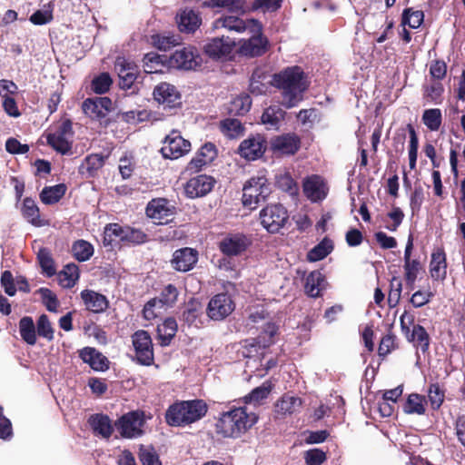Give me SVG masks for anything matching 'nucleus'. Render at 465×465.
I'll return each instance as SVG.
<instances>
[{
	"mask_svg": "<svg viewBox=\"0 0 465 465\" xmlns=\"http://www.w3.org/2000/svg\"><path fill=\"white\" fill-rule=\"evenodd\" d=\"M271 84L280 91L281 104L285 108H293L302 100L309 87V82L300 66H289L272 75Z\"/></svg>",
	"mask_w": 465,
	"mask_h": 465,
	"instance_id": "f257e3e1",
	"label": "nucleus"
},
{
	"mask_svg": "<svg viewBox=\"0 0 465 465\" xmlns=\"http://www.w3.org/2000/svg\"><path fill=\"white\" fill-rule=\"evenodd\" d=\"M258 420L256 413L248 407H239L222 414L216 423V432L224 438H238L250 430Z\"/></svg>",
	"mask_w": 465,
	"mask_h": 465,
	"instance_id": "f03ea898",
	"label": "nucleus"
},
{
	"mask_svg": "<svg viewBox=\"0 0 465 465\" xmlns=\"http://www.w3.org/2000/svg\"><path fill=\"white\" fill-rule=\"evenodd\" d=\"M207 412V405L202 400L184 401L171 405L165 414L171 426H185L202 419Z\"/></svg>",
	"mask_w": 465,
	"mask_h": 465,
	"instance_id": "7ed1b4c3",
	"label": "nucleus"
},
{
	"mask_svg": "<svg viewBox=\"0 0 465 465\" xmlns=\"http://www.w3.org/2000/svg\"><path fill=\"white\" fill-rule=\"evenodd\" d=\"M242 203L250 209H256L271 193L267 179L263 176L248 180L242 189Z\"/></svg>",
	"mask_w": 465,
	"mask_h": 465,
	"instance_id": "20e7f679",
	"label": "nucleus"
},
{
	"mask_svg": "<svg viewBox=\"0 0 465 465\" xmlns=\"http://www.w3.org/2000/svg\"><path fill=\"white\" fill-rule=\"evenodd\" d=\"M147 235L141 230L123 227L117 223L108 224L104 232V242L112 245L114 242H128L134 244L143 243Z\"/></svg>",
	"mask_w": 465,
	"mask_h": 465,
	"instance_id": "39448f33",
	"label": "nucleus"
},
{
	"mask_svg": "<svg viewBox=\"0 0 465 465\" xmlns=\"http://www.w3.org/2000/svg\"><path fill=\"white\" fill-rule=\"evenodd\" d=\"M213 28L215 30L224 29L230 33L244 34L247 30L258 32L260 23L254 19L244 20L234 15H222L213 21Z\"/></svg>",
	"mask_w": 465,
	"mask_h": 465,
	"instance_id": "423d86ee",
	"label": "nucleus"
},
{
	"mask_svg": "<svg viewBox=\"0 0 465 465\" xmlns=\"http://www.w3.org/2000/svg\"><path fill=\"white\" fill-rule=\"evenodd\" d=\"M261 223L269 232H278L289 219L286 208L282 204H271L260 213Z\"/></svg>",
	"mask_w": 465,
	"mask_h": 465,
	"instance_id": "0eeeda50",
	"label": "nucleus"
},
{
	"mask_svg": "<svg viewBox=\"0 0 465 465\" xmlns=\"http://www.w3.org/2000/svg\"><path fill=\"white\" fill-rule=\"evenodd\" d=\"M73 135V124L72 122L67 119L59 125L56 132L47 135V143L55 151L65 154L71 151L72 143L70 139H72Z\"/></svg>",
	"mask_w": 465,
	"mask_h": 465,
	"instance_id": "6e6552de",
	"label": "nucleus"
},
{
	"mask_svg": "<svg viewBox=\"0 0 465 465\" xmlns=\"http://www.w3.org/2000/svg\"><path fill=\"white\" fill-rule=\"evenodd\" d=\"M235 309V303L231 295L222 292L214 295L209 302L207 315L213 321H222L228 317Z\"/></svg>",
	"mask_w": 465,
	"mask_h": 465,
	"instance_id": "1a4fd4ad",
	"label": "nucleus"
},
{
	"mask_svg": "<svg viewBox=\"0 0 465 465\" xmlns=\"http://www.w3.org/2000/svg\"><path fill=\"white\" fill-rule=\"evenodd\" d=\"M244 34H246L248 37L240 40V54L250 57L262 55L266 51L268 44L267 39L262 37V25H260V30L258 32L247 30Z\"/></svg>",
	"mask_w": 465,
	"mask_h": 465,
	"instance_id": "9d476101",
	"label": "nucleus"
},
{
	"mask_svg": "<svg viewBox=\"0 0 465 465\" xmlns=\"http://www.w3.org/2000/svg\"><path fill=\"white\" fill-rule=\"evenodd\" d=\"M190 150V142L183 139L180 135L179 132L173 131L166 136L161 152L164 158L178 159L187 153Z\"/></svg>",
	"mask_w": 465,
	"mask_h": 465,
	"instance_id": "9b49d317",
	"label": "nucleus"
},
{
	"mask_svg": "<svg viewBox=\"0 0 465 465\" xmlns=\"http://www.w3.org/2000/svg\"><path fill=\"white\" fill-rule=\"evenodd\" d=\"M197 50L193 46H181L169 57V64L177 69L192 70L199 65Z\"/></svg>",
	"mask_w": 465,
	"mask_h": 465,
	"instance_id": "f8f14e48",
	"label": "nucleus"
},
{
	"mask_svg": "<svg viewBox=\"0 0 465 465\" xmlns=\"http://www.w3.org/2000/svg\"><path fill=\"white\" fill-rule=\"evenodd\" d=\"M132 339L138 361L143 365H151L153 361V351L149 333L141 330L136 331Z\"/></svg>",
	"mask_w": 465,
	"mask_h": 465,
	"instance_id": "ddd939ff",
	"label": "nucleus"
},
{
	"mask_svg": "<svg viewBox=\"0 0 465 465\" xmlns=\"http://www.w3.org/2000/svg\"><path fill=\"white\" fill-rule=\"evenodd\" d=\"M146 214L155 223L166 224L173 220L174 208L168 201L163 198L152 200L146 207Z\"/></svg>",
	"mask_w": 465,
	"mask_h": 465,
	"instance_id": "4468645a",
	"label": "nucleus"
},
{
	"mask_svg": "<svg viewBox=\"0 0 465 465\" xmlns=\"http://www.w3.org/2000/svg\"><path fill=\"white\" fill-rule=\"evenodd\" d=\"M252 240L242 233L229 234L219 242L220 251L227 256L242 254L251 245Z\"/></svg>",
	"mask_w": 465,
	"mask_h": 465,
	"instance_id": "2eb2a0df",
	"label": "nucleus"
},
{
	"mask_svg": "<svg viewBox=\"0 0 465 465\" xmlns=\"http://www.w3.org/2000/svg\"><path fill=\"white\" fill-rule=\"evenodd\" d=\"M153 98L164 108H174L181 104V94L177 88L166 82L160 83L153 89Z\"/></svg>",
	"mask_w": 465,
	"mask_h": 465,
	"instance_id": "dca6fc26",
	"label": "nucleus"
},
{
	"mask_svg": "<svg viewBox=\"0 0 465 465\" xmlns=\"http://www.w3.org/2000/svg\"><path fill=\"white\" fill-rule=\"evenodd\" d=\"M143 414L138 411L129 412L124 415L118 422V430L125 438H135L143 433Z\"/></svg>",
	"mask_w": 465,
	"mask_h": 465,
	"instance_id": "f3484780",
	"label": "nucleus"
},
{
	"mask_svg": "<svg viewBox=\"0 0 465 465\" xmlns=\"http://www.w3.org/2000/svg\"><path fill=\"white\" fill-rule=\"evenodd\" d=\"M266 140L262 134H254L243 140L238 148L240 155L247 160H256L265 152Z\"/></svg>",
	"mask_w": 465,
	"mask_h": 465,
	"instance_id": "a211bd4d",
	"label": "nucleus"
},
{
	"mask_svg": "<svg viewBox=\"0 0 465 465\" xmlns=\"http://www.w3.org/2000/svg\"><path fill=\"white\" fill-rule=\"evenodd\" d=\"M215 183V180L208 175L201 174L191 178L185 184V193L190 198L203 197L209 193Z\"/></svg>",
	"mask_w": 465,
	"mask_h": 465,
	"instance_id": "6ab92c4d",
	"label": "nucleus"
},
{
	"mask_svg": "<svg viewBox=\"0 0 465 465\" xmlns=\"http://www.w3.org/2000/svg\"><path fill=\"white\" fill-rule=\"evenodd\" d=\"M234 45L235 43L228 36L214 37L206 43L204 52L213 59H222L231 54Z\"/></svg>",
	"mask_w": 465,
	"mask_h": 465,
	"instance_id": "aec40b11",
	"label": "nucleus"
},
{
	"mask_svg": "<svg viewBox=\"0 0 465 465\" xmlns=\"http://www.w3.org/2000/svg\"><path fill=\"white\" fill-rule=\"evenodd\" d=\"M114 69L119 76L120 86L124 89L130 88L138 74L137 65L124 57H117L114 63Z\"/></svg>",
	"mask_w": 465,
	"mask_h": 465,
	"instance_id": "412c9836",
	"label": "nucleus"
},
{
	"mask_svg": "<svg viewBox=\"0 0 465 465\" xmlns=\"http://www.w3.org/2000/svg\"><path fill=\"white\" fill-rule=\"evenodd\" d=\"M272 150L282 155L294 154L300 147V138L295 134H284L271 142Z\"/></svg>",
	"mask_w": 465,
	"mask_h": 465,
	"instance_id": "4be33fe9",
	"label": "nucleus"
},
{
	"mask_svg": "<svg viewBox=\"0 0 465 465\" xmlns=\"http://www.w3.org/2000/svg\"><path fill=\"white\" fill-rule=\"evenodd\" d=\"M198 261V252L192 248H182L173 252L171 261L173 269L180 272H188L193 268Z\"/></svg>",
	"mask_w": 465,
	"mask_h": 465,
	"instance_id": "5701e85b",
	"label": "nucleus"
},
{
	"mask_svg": "<svg viewBox=\"0 0 465 465\" xmlns=\"http://www.w3.org/2000/svg\"><path fill=\"white\" fill-rule=\"evenodd\" d=\"M80 358L96 371H104L109 367L108 359L92 347H84L79 352Z\"/></svg>",
	"mask_w": 465,
	"mask_h": 465,
	"instance_id": "b1692460",
	"label": "nucleus"
},
{
	"mask_svg": "<svg viewBox=\"0 0 465 465\" xmlns=\"http://www.w3.org/2000/svg\"><path fill=\"white\" fill-rule=\"evenodd\" d=\"M216 155L215 146L211 143H207L202 146L196 156L190 161L187 170L197 172L203 166L211 163L215 159Z\"/></svg>",
	"mask_w": 465,
	"mask_h": 465,
	"instance_id": "393cba45",
	"label": "nucleus"
},
{
	"mask_svg": "<svg viewBox=\"0 0 465 465\" xmlns=\"http://www.w3.org/2000/svg\"><path fill=\"white\" fill-rule=\"evenodd\" d=\"M303 192L312 202L323 200L327 195V189L324 182L320 176L314 175L309 177L303 183Z\"/></svg>",
	"mask_w": 465,
	"mask_h": 465,
	"instance_id": "a878e982",
	"label": "nucleus"
},
{
	"mask_svg": "<svg viewBox=\"0 0 465 465\" xmlns=\"http://www.w3.org/2000/svg\"><path fill=\"white\" fill-rule=\"evenodd\" d=\"M286 112L277 104L271 105L264 110L261 120L267 129L277 130L284 120Z\"/></svg>",
	"mask_w": 465,
	"mask_h": 465,
	"instance_id": "bb28decb",
	"label": "nucleus"
},
{
	"mask_svg": "<svg viewBox=\"0 0 465 465\" xmlns=\"http://www.w3.org/2000/svg\"><path fill=\"white\" fill-rule=\"evenodd\" d=\"M201 23V17L193 10L185 9L177 16L178 27L183 33H193Z\"/></svg>",
	"mask_w": 465,
	"mask_h": 465,
	"instance_id": "cd10ccee",
	"label": "nucleus"
},
{
	"mask_svg": "<svg viewBox=\"0 0 465 465\" xmlns=\"http://www.w3.org/2000/svg\"><path fill=\"white\" fill-rule=\"evenodd\" d=\"M302 401L297 396L284 394L275 404V412L282 417L291 415L300 410Z\"/></svg>",
	"mask_w": 465,
	"mask_h": 465,
	"instance_id": "c85d7f7f",
	"label": "nucleus"
},
{
	"mask_svg": "<svg viewBox=\"0 0 465 465\" xmlns=\"http://www.w3.org/2000/svg\"><path fill=\"white\" fill-rule=\"evenodd\" d=\"M446 256L442 250H437L431 254L430 263V276L435 281H443L447 275Z\"/></svg>",
	"mask_w": 465,
	"mask_h": 465,
	"instance_id": "c756f323",
	"label": "nucleus"
},
{
	"mask_svg": "<svg viewBox=\"0 0 465 465\" xmlns=\"http://www.w3.org/2000/svg\"><path fill=\"white\" fill-rule=\"evenodd\" d=\"M81 297L86 308L94 312H100L106 309V298L94 291H83Z\"/></svg>",
	"mask_w": 465,
	"mask_h": 465,
	"instance_id": "7c9ffc66",
	"label": "nucleus"
},
{
	"mask_svg": "<svg viewBox=\"0 0 465 465\" xmlns=\"http://www.w3.org/2000/svg\"><path fill=\"white\" fill-rule=\"evenodd\" d=\"M89 424L94 433L104 438H109L113 432V427L108 416L103 414H95L90 417Z\"/></svg>",
	"mask_w": 465,
	"mask_h": 465,
	"instance_id": "2f4dec72",
	"label": "nucleus"
},
{
	"mask_svg": "<svg viewBox=\"0 0 465 465\" xmlns=\"http://www.w3.org/2000/svg\"><path fill=\"white\" fill-rule=\"evenodd\" d=\"M324 276L319 271L312 272L305 280V292L312 298L320 296L323 288Z\"/></svg>",
	"mask_w": 465,
	"mask_h": 465,
	"instance_id": "473e14b6",
	"label": "nucleus"
},
{
	"mask_svg": "<svg viewBox=\"0 0 465 465\" xmlns=\"http://www.w3.org/2000/svg\"><path fill=\"white\" fill-rule=\"evenodd\" d=\"M272 391L269 381H264L261 386L253 389L248 395L244 396L243 402L246 405L258 406L262 403Z\"/></svg>",
	"mask_w": 465,
	"mask_h": 465,
	"instance_id": "72a5a7b5",
	"label": "nucleus"
},
{
	"mask_svg": "<svg viewBox=\"0 0 465 465\" xmlns=\"http://www.w3.org/2000/svg\"><path fill=\"white\" fill-rule=\"evenodd\" d=\"M177 331V322L173 318H167L157 327V332L162 346H167Z\"/></svg>",
	"mask_w": 465,
	"mask_h": 465,
	"instance_id": "f704fd0d",
	"label": "nucleus"
},
{
	"mask_svg": "<svg viewBox=\"0 0 465 465\" xmlns=\"http://www.w3.org/2000/svg\"><path fill=\"white\" fill-rule=\"evenodd\" d=\"M19 331L22 339L28 344L34 345L36 342L35 326L29 316L23 317L19 322Z\"/></svg>",
	"mask_w": 465,
	"mask_h": 465,
	"instance_id": "c9c22d12",
	"label": "nucleus"
},
{
	"mask_svg": "<svg viewBox=\"0 0 465 465\" xmlns=\"http://www.w3.org/2000/svg\"><path fill=\"white\" fill-rule=\"evenodd\" d=\"M66 187L64 184L45 187L40 193V199L45 204H53L64 195Z\"/></svg>",
	"mask_w": 465,
	"mask_h": 465,
	"instance_id": "e433bc0d",
	"label": "nucleus"
},
{
	"mask_svg": "<svg viewBox=\"0 0 465 465\" xmlns=\"http://www.w3.org/2000/svg\"><path fill=\"white\" fill-rule=\"evenodd\" d=\"M78 278L79 270L78 267L74 263H70L64 266V270L60 272L58 274V280L60 284L65 288L73 287L75 284Z\"/></svg>",
	"mask_w": 465,
	"mask_h": 465,
	"instance_id": "4c0bfd02",
	"label": "nucleus"
},
{
	"mask_svg": "<svg viewBox=\"0 0 465 465\" xmlns=\"http://www.w3.org/2000/svg\"><path fill=\"white\" fill-rule=\"evenodd\" d=\"M333 249L332 241L324 238L319 244L313 247L308 253V260L312 262L325 258Z\"/></svg>",
	"mask_w": 465,
	"mask_h": 465,
	"instance_id": "58836bf2",
	"label": "nucleus"
},
{
	"mask_svg": "<svg viewBox=\"0 0 465 465\" xmlns=\"http://www.w3.org/2000/svg\"><path fill=\"white\" fill-rule=\"evenodd\" d=\"M404 411L408 414H424V397L417 393H412L409 395L407 401L404 405Z\"/></svg>",
	"mask_w": 465,
	"mask_h": 465,
	"instance_id": "ea45409f",
	"label": "nucleus"
},
{
	"mask_svg": "<svg viewBox=\"0 0 465 465\" xmlns=\"http://www.w3.org/2000/svg\"><path fill=\"white\" fill-rule=\"evenodd\" d=\"M72 252L76 260L79 262H85L93 255L94 248L88 242L79 240L74 243Z\"/></svg>",
	"mask_w": 465,
	"mask_h": 465,
	"instance_id": "a19ab883",
	"label": "nucleus"
},
{
	"mask_svg": "<svg viewBox=\"0 0 465 465\" xmlns=\"http://www.w3.org/2000/svg\"><path fill=\"white\" fill-rule=\"evenodd\" d=\"M441 112L440 109H427L422 115L423 124L430 131H438L441 124Z\"/></svg>",
	"mask_w": 465,
	"mask_h": 465,
	"instance_id": "79ce46f5",
	"label": "nucleus"
},
{
	"mask_svg": "<svg viewBox=\"0 0 465 465\" xmlns=\"http://www.w3.org/2000/svg\"><path fill=\"white\" fill-rule=\"evenodd\" d=\"M104 164V157L100 154H92L85 158L84 162L80 165L79 172L83 174L88 173L92 175L93 173Z\"/></svg>",
	"mask_w": 465,
	"mask_h": 465,
	"instance_id": "37998d69",
	"label": "nucleus"
},
{
	"mask_svg": "<svg viewBox=\"0 0 465 465\" xmlns=\"http://www.w3.org/2000/svg\"><path fill=\"white\" fill-rule=\"evenodd\" d=\"M23 214L34 225H40L39 209L35 201L30 198L24 200Z\"/></svg>",
	"mask_w": 465,
	"mask_h": 465,
	"instance_id": "c03bdc74",
	"label": "nucleus"
},
{
	"mask_svg": "<svg viewBox=\"0 0 465 465\" xmlns=\"http://www.w3.org/2000/svg\"><path fill=\"white\" fill-rule=\"evenodd\" d=\"M163 311H165V308L162 305V302L154 298L146 302L143 314L144 319L151 321L160 316Z\"/></svg>",
	"mask_w": 465,
	"mask_h": 465,
	"instance_id": "a18cd8bd",
	"label": "nucleus"
},
{
	"mask_svg": "<svg viewBox=\"0 0 465 465\" xmlns=\"http://www.w3.org/2000/svg\"><path fill=\"white\" fill-rule=\"evenodd\" d=\"M408 129L410 134L409 165L411 169H414L418 156L419 140L414 128L411 124L408 125Z\"/></svg>",
	"mask_w": 465,
	"mask_h": 465,
	"instance_id": "49530a36",
	"label": "nucleus"
},
{
	"mask_svg": "<svg viewBox=\"0 0 465 465\" xmlns=\"http://www.w3.org/2000/svg\"><path fill=\"white\" fill-rule=\"evenodd\" d=\"M223 133L229 138H234L242 133V123L238 119H225L221 123Z\"/></svg>",
	"mask_w": 465,
	"mask_h": 465,
	"instance_id": "de8ad7c7",
	"label": "nucleus"
},
{
	"mask_svg": "<svg viewBox=\"0 0 465 465\" xmlns=\"http://www.w3.org/2000/svg\"><path fill=\"white\" fill-rule=\"evenodd\" d=\"M37 259H38L39 264L42 267L43 271L48 276H52L55 273V269L54 267V261L52 259L50 252L47 249H45V248L40 249L37 253Z\"/></svg>",
	"mask_w": 465,
	"mask_h": 465,
	"instance_id": "09e8293b",
	"label": "nucleus"
},
{
	"mask_svg": "<svg viewBox=\"0 0 465 465\" xmlns=\"http://www.w3.org/2000/svg\"><path fill=\"white\" fill-rule=\"evenodd\" d=\"M411 341H415L421 348L422 351H426L429 348V334L421 325H414L411 332Z\"/></svg>",
	"mask_w": 465,
	"mask_h": 465,
	"instance_id": "8fccbe9b",
	"label": "nucleus"
},
{
	"mask_svg": "<svg viewBox=\"0 0 465 465\" xmlns=\"http://www.w3.org/2000/svg\"><path fill=\"white\" fill-rule=\"evenodd\" d=\"M152 44L159 50H167L178 45V38L174 35H154L152 36Z\"/></svg>",
	"mask_w": 465,
	"mask_h": 465,
	"instance_id": "3c124183",
	"label": "nucleus"
},
{
	"mask_svg": "<svg viewBox=\"0 0 465 465\" xmlns=\"http://www.w3.org/2000/svg\"><path fill=\"white\" fill-rule=\"evenodd\" d=\"M139 459L143 465H162L158 454L153 448L142 446Z\"/></svg>",
	"mask_w": 465,
	"mask_h": 465,
	"instance_id": "603ef678",
	"label": "nucleus"
},
{
	"mask_svg": "<svg viewBox=\"0 0 465 465\" xmlns=\"http://www.w3.org/2000/svg\"><path fill=\"white\" fill-rule=\"evenodd\" d=\"M263 74L260 71H254L250 80V92L254 95H260L266 92L267 85L262 83Z\"/></svg>",
	"mask_w": 465,
	"mask_h": 465,
	"instance_id": "864d4df0",
	"label": "nucleus"
},
{
	"mask_svg": "<svg viewBox=\"0 0 465 465\" xmlns=\"http://www.w3.org/2000/svg\"><path fill=\"white\" fill-rule=\"evenodd\" d=\"M424 15L421 11H412L406 9L402 15V23L408 25L411 28H418L422 21Z\"/></svg>",
	"mask_w": 465,
	"mask_h": 465,
	"instance_id": "5fc2aeb1",
	"label": "nucleus"
},
{
	"mask_svg": "<svg viewBox=\"0 0 465 465\" xmlns=\"http://www.w3.org/2000/svg\"><path fill=\"white\" fill-rule=\"evenodd\" d=\"M99 107L100 106L94 98H88L84 100L82 105L84 113L93 119H101L104 117V114Z\"/></svg>",
	"mask_w": 465,
	"mask_h": 465,
	"instance_id": "6e6d98bb",
	"label": "nucleus"
},
{
	"mask_svg": "<svg viewBox=\"0 0 465 465\" xmlns=\"http://www.w3.org/2000/svg\"><path fill=\"white\" fill-rule=\"evenodd\" d=\"M251 99L249 96H240L233 99L231 104L230 112L235 114H244L251 108Z\"/></svg>",
	"mask_w": 465,
	"mask_h": 465,
	"instance_id": "4d7b16f0",
	"label": "nucleus"
},
{
	"mask_svg": "<svg viewBox=\"0 0 465 465\" xmlns=\"http://www.w3.org/2000/svg\"><path fill=\"white\" fill-rule=\"evenodd\" d=\"M37 292L41 295L43 302L49 312H56L59 306V302L55 294L47 288H40Z\"/></svg>",
	"mask_w": 465,
	"mask_h": 465,
	"instance_id": "13d9d810",
	"label": "nucleus"
},
{
	"mask_svg": "<svg viewBox=\"0 0 465 465\" xmlns=\"http://www.w3.org/2000/svg\"><path fill=\"white\" fill-rule=\"evenodd\" d=\"M303 458L307 465H321L326 460V453L320 449H312L304 452Z\"/></svg>",
	"mask_w": 465,
	"mask_h": 465,
	"instance_id": "bf43d9fd",
	"label": "nucleus"
},
{
	"mask_svg": "<svg viewBox=\"0 0 465 465\" xmlns=\"http://www.w3.org/2000/svg\"><path fill=\"white\" fill-rule=\"evenodd\" d=\"M178 296L177 289L172 285H167L162 292L161 297L158 298V301L162 302V305L166 309L167 307L172 306Z\"/></svg>",
	"mask_w": 465,
	"mask_h": 465,
	"instance_id": "052dcab7",
	"label": "nucleus"
},
{
	"mask_svg": "<svg viewBox=\"0 0 465 465\" xmlns=\"http://www.w3.org/2000/svg\"><path fill=\"white\" fill-rule=\"evenodd\" d=\"M112 84V79L108 74H102L94 78L92 83V88L96 94H104Z\"/></svg>",
	"mask_w": 465,
	"mask_h": 465,
	"instance_id": "680f3d73",
	"label": "nucleus"
},
{
	"mask_svg": "<svg viewBox=\"0 0 465 465\" xmlns=\"http://www.w3.org/2000/svg\"><path fill=\"white\" fill-rule=\"evenodd\" d=\"M37 332L40 336L48 340H52L54 337L51 322L45 314H42L37 321Z\"/></svg>",
	"mask_w": 465,
	"mask_h": 465,
	"instance_id": "e2e57ef3",
	"label": "nucleus"
},
{
	"mask_svg": "<svg viewBox=\"0 0 465 465\" xmlns=\"http://www.w3.org/2000/svg\"><path fill=\"white\" fill-rule=\"evenodd\" d=\"M428 397L433 409H438L442 404L444 393L438 384H431L429 389Z\"/></svg>",
	"mask_w": 465,
	"mask_h": 465,
	"instance_id": "0e129e2a",
	"label": "nucleus"
},
{
	"mask_svg": "<svg viewBox=\"0 0 465 465\" xmlns=\"http://www.w3.org/2000/svg\"><path fill=\"white\" fill-rule=\"evenodd\" d=\"M404 270L408 284L413 285L417 279V273L420 270V262L417 260L405 262Z\"/></svg>",
	"mask_w": 465,
	"mask_h": 465,
	"instance_id": "69168bd1",
	"label": "nucleus"
},
{
	"mask_svg": "<svg viewBox=\"0 0 465 465\" xmlns=\"http://www.w3.org/2000/svg\"><path fill=\"white\" fill-rule=\"evenodd\" d=\"M391 289L389 293L388 297V302L390 307H395L401 299V282L397 280L396 278H393L391 281Z\"/></svg>",
	"mask_w": 465,
	"mask_h": 465,
	"instance_id": "338daca9",
	"label": "nucleus"
},
{
	"mask_svg": "<svg viewBox=\"0 0 465 465\" xmlns=\"http://www.w3.org/2000/svg\"><path fill=\"white\" fill-rule=\"evenodd\" d=\"M277 183L281 189L293 195L297 192V184L289 174L281 175Z\"/></svg>",
	"mask_w": 465,
	"mask_h": 465,
	"instance_id": "774afa93",
	"label": "nucleus"
}]
</instances>
